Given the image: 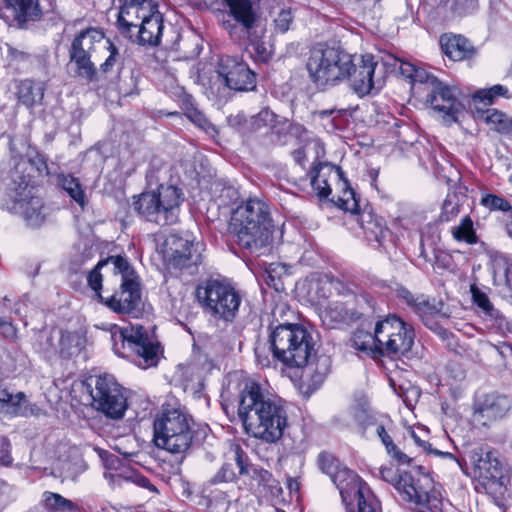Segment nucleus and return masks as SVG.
<instances>
[{
    "instance_id": "nucleus-58",
    "label": "nucleus",
    "mask_w": 512,
    "mask_h": 512,
    "mask_svg": "<svg viewBox=\"0 0 512 512\" xmlns=\"http://www.w3.org/2000/svg\"><path fill=\"white\" fill-rule=\"evenodd\" d=\"M470 291L472 294L473 303L476 304L479 308L485 312H490L493 309V306L486 293L480 290L475 284L471 285Z\"/></svg>"
},
{
    "instance_id": "nucleus-9",
    "label": "nucleus",
    "mask_w": 512,
    "mask_h": 512,
    "mask_svg": "<svg viewBox=\"0 0 512 512\" xmlns=\"http://www.w3.org/2000/svg\"><path fill=\"white\" fill-rule=\"evenodd\" d=\"M153 329H147L143 325L128 322L127 326L120 327L114 324L111 329V341L114 352L124 356L127 347L138 358L137 364L146 369L155 366L158 362L160 344L154 336Z\"/></svg>"
},
{
    "instance_id": "nucleus-59",
    "label": "nucleus",
    "mask_w": 512,
    "mask_h": 512,
    "mask_svg": "<svg viewBox=\"0 0 512 512\" xmlns=\"http://www.w3.org/2000/svg\"><path fill=\"white\" fill-rule=\"evenodd\" d=\"M471 101L474 105L482 103L484 106H490L494 103L493 96L489 91V88L478 89L471 95ZM477 106L474 107L476 111Z\"/></svg>"
},
{
    "instance_id": "nucleus-41",
    "label": "nucleus",
    "mask_w": 512,
    "mask_h": 512,
    "mask_svg": "<svg viewBox=\"0 0 512 512\" xmlns=\"http://www.w3.org/2000/svg\"><path fill=\"white\" fill-rule=\"evenodd\" d=\"M450 234L452 239L457 243L472 246L478 244L480 241L474 220L469 214L462 217L457 225L450 228Z\"/></svg>"
},
{
    "instance_id": "nucleus-27",
    "label": "nucleus",
    "mask_w": 512,
    "mask_h": 512,
    "mask_svg": "<svg viewBox=\"0 0 512 512\" xmlns=\"http://www.w3.org/2000/svg\"><path fill=\"white\" fill-rule=\"evenodd\" d=\"M387 340L383 341V349L392 355L405 354L410 351L414 342V331L409 322H391L384 324Z\"/></svg>"
},
{
    "instance_id": "nucleus-30",
    "label": "nucleus",
    "mask_w": 512,
    "mask_h": 512,
    "mask_svg": "<svg viewBox=\"0 0 512 512\" xmlns=\"http://www.w3.org/2000/svg\"><path fill=\"white\" fill-rule=\"evenodd\" d=\"M335 172L338 177V194L331 201L339 209L349 212L355 219L363 210L361 197L351 187L349 180L345 177L340 167L337 166Z\"/></svg>"
},
{
    "instance_id": "nucleus-12",
    "label": "nucleus",
    "mask_w": 512,
    "mask_h": 512,
    "mask_svg": "<svg viewBox=\"0 0 512 512\" xmlns=\"http://www.w3.org/2000/svg\"><path fill=\"white\" fill-rule=\"evenodd\" d=\"M104 39L105 33L101 28L90 26L79 31L71 42L68 51L70 62L75 65L77 76L89 83L98 81L97 68L91 57Z\"/></svg>"
},
{
    "instance_id": "nucleus-63",
    "label": "nucleus",
    "mask_w": 512,
    "mask_h": 512,
    "mask_svg": "<svg viewBox=\"0 0 512 512\" xmlns=\"http://www.w3.org/2000/svg\"><path fill=\"white\" fill-rule=\"evenodd\" d=\"M400 472H397L395 471L393 468L391 467H381L379 469V474H380V477L388 482V483H391L394 487H395V484L396 482L398 481V475H399Z\"/></svg>"
},
{
    "instance_id": "nucleus-40",
    "label": "nucleus",
    "mask_w": 512,
    "mask_h": 512,
    "mask_svg": "<svg viewBox=\"0 0 512 512\" xmlns=\"http://www.w3.org/2000/svg\"><path fill=\"white\" fill-rule=\"evenodd\" d=\"M16 97L18 102L31 109L44 97V88L32 79H23L16 85Z\"/></svg>"
},
{
    "instance_id": "nucleus-32",
    "label": "nucleus",
    "mask_w": 512,
    "mask_h": 512,
    "mask_svg": "<svg viewBox=\"0 0 512 512\" xmlns=\"http://www.w3.org/2000/svg\"><path fill=\"white\" fill-rule=\"evenodd\" d=\"M335 170L336 167L316 159L307 172L312 190L320 199H328L331 195L332 189L329 180L332 174H336Z\"/></svg>"
},
{
    "instance_id": "nucleus-42",
    "label": "nucleus",
    "mask_w": 512,
    "mask_h": 512,
    "mask_svg": "<svg viewBox=\"0 0 512 512\" xmlns=\"http://www.w3.org/2000/svg\"><path fill=\"white\" fill-rule=\"evenodd\" d=\"M476 113H486L484 121L487 125H491L492 129L502 135H512V118L506 113L492 108L481 110L476 108Z\"/></svg>"
},
{
    "instance_id": "nucleus-51",
    "label": "nucleus",
    "mask_w": 512,
    "mask_h": 512,
    "mask_svg": "<svg viewBox=\"0 0 512 512\" xmlns=\"http://www.w3.org/2000/svg\"><path fill=\"white\" fill-rule=\"evenodd\" d=\"M59 332L54 325H43V327L37 332V342L44 351H49L55 347V339H57L56 333Z\"/></svg>"
},
{
    "instance_id": "nucleus-13",
    "label": "nucleus",
    "mask_w": 512,
    "mask_h": 512,
    "mask_svg": "<svg viewBox=\"0 0 512 512\" xmlns=\"http://www.w3.org/2000/svg\"><path fill=\"white\" fill-rule=\"evenodd\" d=\"M204 249L205 246L202 242L185 238L179 234H170L164 242V264L169 270L196 272L203 263Z\"/></svg>"
},
{
    "instance_id": "nucleus-10",
    "label": "nucleus",
    "mask_w": 512,
    "mask_h": 512,
    "mask_svg": "<svg viewBox=\"0 0 512 512\" xmlns=\"http://www.w3.org/2000/svg\"><path fill=\"white\" fill-rule=\"evenodd\" d=\"M115 274L121 275L119 288H105L101 303L117 314L139 311L142 301L140 277L126 257L115 258Z\"/></svg>"
},
{
    "instance_id": "nucleus-18",
    "label": "nucleus",
    "mask_w": 512,
    "mask_h": 512,
    "mask_svg": "<svg viewBox=\"0 0 512 512\" xmlns=\"http://www.w3.org/2000/svg\"><path fill=\"white\" fill-rule=\"evenodd\" d=\"M218 72L232 90L253 91L256 88L257 74L237 56L223 55L219 59Z\"/></svg>"
},
{
    "instance_id": "nucleus-24",
    "label": "nucleus",
    "mask_w": 512,
    "mask_h": 512,
    "mask_svg": "<svg viewBox=\"0 0 512 512\" xmlns=\"http://www.w3.org/2000/svg\"><path fill=\"white\" fill-rule=\"evenodd\" d=\"M391 322H362L352 335V346L372 358L383 355V339L381 335L386 328L384 324Z\"/></svg>"
},
{
    "instance_id": "nucleus-1",
    "label": "nucleus",
    "mask_w": 512,
    "mask_h": 512,
    "mask_svg": "<svg viewBox=\"0 0 512 512\" xmlns=\"http://www.w3.org/2000/svg\"><path fill=\"white\" fill-rule=\"evenodd\" d=\"M238 415L245 431L266 443L278 442L288 426L282 401L253 380L247 381L241 392Z\"/></svg>"
},
{
    "instance_id": "nucleus-2",
    "label": "nucleus",
    "mask_w": 512,
    "mask_h": 512,
    "mask_svg": "<svg viewBox=\"0 0 512 512\" xmlns=\"http://www.w3.org/2000/svg\"><path fill=\"white\" fill-rule=\"evenodd\" d=\"M230 232L236 243L251 253L270 246L275 231L269 205L257 198H248L233 211Z\"/></svg>"
},
{
    "instance_id": "nucleus-8",
    "label": "nucleus",
    "mask_w": 512,
    "mask_h": 512,
    "mask_svg": "<svg viewBox=\"0 0 512 512\" xmlns=\"http://www.w3.org/2000/svg\"><path fill=\"white\" fill-rule=\"evenodd\" d=\"M395 489L400 499L417 512H444L441 492L428 473L401 471Z\"/></svg>"
},
{
    "instance_id": "nucleus-55",
    "label": "nucleus",
    "mask_w": 512,
    "mask_h": 512,
    "mask_svg": "<svg viewBox=\"0 0 512 512\" xmlns=\"http://www.w3.org/2000/svg\"><path fill=\"white\" fill-rule=\"evenodd\" d=\"M410 435H411L412 439L414 440V442L418 446L422 447L424 449V451H426L427 453H429L431 455H434V456H439V457H442V458L451 459V460L455 461L461 467L460 460L457 459L452 453H450V452H442V451H440L438 449L433 448L430 443L421 440L416 435L415 431H413V430L410 431Z\"/></svg>"
},
{
    "instance_id": "nucleus-46",
    "label": "nucleus",
    "mask_w": 512,
    "mask_h": 512,
    "mask_svg": "<svg viewBox=\"0 0 512 512\" xmlns=\"http://www.w3.org/2000/svg\"><path fill=\"white\" fill-rule=\"evenodd\" d=\"M461 209L462 204L459 195L456 192H449L442 203L438 222L449 223L454 221L459 216Z\"/></svg>"
},
{
    "instance_id": "nucleus-45",
    "label": "nucleus",
    "mask_w": 512,
    "mask_h": 512,
    "mask_svg": "<svg viewBox=\"0 0 512 512\" xmlns=\"http://www.w3.org/2000/svg\"><path fill=\"white\" fill-rule=\"evenodd\" d=\"M117 257H123L122 255H112L108 256L105 259H101L98 261V263L94 266L92 270L89 271L87 275V282L89 287L95 292L96 296L101 301L104 293H103V287H102V281L103 277L101 274V269L106 266L108 263H112L115 267V258Z\"/></svg>"
},
{
    "instance_id": "nucleus-22",
    "label": "nucleus",
    "mask_w": 512,
    "mask_h": 512,
    "mask_svg": "<svg viewBox=\"0 0 512 512\" xmlns=\"http://www.w3.org/2000/svg\"><path fill=\"white\" fill-rule=\"evenodd\" d=\"M251 122L253 123L252 133H256L267 126H270L271 133L276 135L277 143L280 145H284L287 142L286 139H282V134L284 135V138L287 135H295L298 138H305L308 134L307 129L301 124L291 123L287 120L277 122V115L268 108H264L257 114L251 116Z\"/></svg>"
},
{
    "instance_id": "nucleus-54",
    "label": "nucleus",
    "mask_w": 512,
    "mask_h": 512,
    "mask_svg": "<svg viewBox=\"0 0 512 512\" xmlns=\"http://www.w3.org/2000/svg\"><path fill=\"white\" fill-rule=\"evenodd\" d=\"M106 45L109 55L100 65V71L104 74L111 72L120 61V53L118 48L110 40L106 41Z\"/></svg>"
},
{
    "instance_id": "nucleus-14",
    "label": "nucleus",
    "mask_w": 512,
    "mask_h": 512,
    "mask_svg": "<svg viewBox=\"0 0 512 512\" xmlns=\"http://www.w3.org/2000/svg\"><path fill=\"white\" fill-rule=\"evenodd\" d=\"M92 406L112 419H121L128 407L123 387L112 375H100L91 379Z\"/></svg>"
},
{
    "instance_id": "nucleus-44",
    "label": "nucleus",
    "mask_w": 512,
    "mask_h": 512,
    "mask_svg": "<svg viewBox=\"0 0 512 512\" xmlns=\"http://www.w3.org/2000/svg\"><path fill=\"white\" fill-rule=\"evenodd\" d=\"M179 102L181 110L194 124L203 129L210 125V122L204 113L195 106L194 98L192 95L185 92L182 93L180 95Z\"/></svg>"
},
{
    "instance_id": "nucleus-35",
    "label": "nucleus",
    "mask_w": 512,
    "mask_h": 512,
    "mask_svg": "<svg viewBox=\"0 0 512 512\" xmlns=\"http://www.w3.org/2000/svg\"><path fill=\"white\" fill-rule=\"evenodd\" d=\"M510 409V401L507 397L496 394L485 395L475 406V412L481 418L494 421L502 418Z\"/></svg>"
},
{
    "instance_id": "nucleus-43",
    "label": "nucleus",
    "mask_w": 512,
    "mask_h": 512,
    "mask_svg": "<svg viewBox=\"0 0 512 512\" xmlns=\"http://www.w3.org/2000/svg\"><path fill=\"white\" fill-rule=\"evenodd\" d=\"M57 184L63 189L77 204L84 207L86 204V196L84 189L78 178L71 174L60 173L57 175Z\"/></svg>"
},
{
    "instance_id": "nucleus-4",
    "label": "nucleus",
    "mask_w": 512,
    "mask_h": 512,
    "mask_svg": "<svg viewBox=\"0 0 512 512\" xmlns=\"http://www.w3.org/2000/svg\"><path fill=\"white\" fill-rule=\"evenodd\" d=\"M183 201V193L177 186L160 185L156 190L133 195L131 207L145 221L165 226L178 221Z\"/></svg>"
},
{
    "instance_id": "nucleus-52",
    "label": "nucleus",
    "mask_w": 512,
    "mask_h": 512,
    "mask_svg": "<svg viewBox=\"0 0 512 512\" xmlns=\"http://www.w3.org/2000/svg\"><path fill=\"white\" fill-rule=\"evenodd\" d=\"M426 326L445 341L450 349L457 351L458 341L455 335L448 329L444 328L440 322H426Z\"/></svg>"
},
{
    "instance_id": "nucleus-5",
    "label": "nucleus",
    "mask_w": 512,
    "mask_h": 512,
    "mask_svg": "<svg viewBox=\"0 0 512 512\" xmlns=\"http://www.w3.org/2000/svg\"><path fill=\"white\" fill-rule=\"evenodd\" d=\"M414 88L425 93V104L436 112L443 121L451 125L459 121L465 106L459 98L460 89L441 81L425 71H415Z\"/></svg>"
},
{
    "instance_id": "nucleus-53",
    "label": "nucleus",
    "mask_w": 512,
    "mask_h": 512,
    "mask_svg": "<svg viewBox=\"0 0 512 512\" xmlns=\"http://www.w3.org/2000/svg\"><path fill=\"white\" fill-rule=\"evenodd\" d=\"M252 479L264 489H268L273 492L274 489H278V482L273 478V475L262 468L253 469Z\"/></svg>"
},
{
    "instance_id": "nucleus-64",
    "label": "nucleus",
    "mask_w": 512,
    "mask_h": 512,
    "mask_svg": "<svg viewBox=\"0 0 512 512\" xmlns=\"http://www.w3.org/2000/svg\"><path fill=\"white\" fill-rule=\"evenodd\" d=\"M0 333L6 338H16L17 329L13 322H0Z\"/></svg>"
},
{
    "instance_id": "nucleus-36",
    "label": "nucleus",
    "mask_w": 512,
    "mask_h": 512,
    "mask_svg": "<svg viewBox=\"0 0 512 512\" xmlns=\"http://www.w3.org/2000/svg\"><path fill=\"white\" fill-rule=\"evenodd\" d=\"M231 452L234 463H224L221 469L214 476V483L231 482L236 478L237 474L243 475L248 473V466L246 463L247 456L244 451L238 445H235Z\"/></svg>"
},
{
    "instance_id": "nucleus-57",
    "label": "nucleus",
    "mask_w": 512,
    "mask_h": 512,
    "mask_svg": "<svg viewBox=\"0 0 512 512\" xmlns=\"http://www.w3.org/2000/svg\"><path fill=\"white\" fill-rule=\"evenodd\" d=\"M292 22L293 15L291 9H282L274 19L275 30L280 33H285L289 30Z\"/></svg>"
},
{
    "instance_id": "nucleus-62",
    "label": "nucleus",
    "mask_w": 512,
    "mask_h": 512,
    "mask_svg": "<svg viewBox=\"0 0 512 512\" xmlns=\"http://www.w3.org/2000/svg\"><path fill=\"white\" fill-rule=\"evenodd\" d=\"M389 445L390 446L386 448L387 453L399 464H406L410 462V458L405 453H403L394 443Z\"/></svg>"
},
{
    "instance_id": "nucleus-48",
    "label": "nucleus",
    "mask_w": 512,
    "mask_h": 512,
    "mask_svg": "<svg viewBox=\"0 0 512 512\" xmlns=\"http://www.w3.org/2000/svg\"><path fill=\"white\" fill-rule=\"evenodd\" d=\"M4 407L7 413L20 416L34 415L39 410L36 405L28 403L23 392L14 394L11 402H7Z\"/></svg>"
},
{
    "instance_id": "nucleus-3",
    "label": "nucleus",
    "mask_w": 512,
    "mask_h": 512,
    "mask_svg": "<svg viewBox=\"0 0 512 512\" xmlns=\"http://www.w3.org/2000/svg\"><path fill=\"white\" fill-rule=\"evenodd\" d=\"M192 422L190 415L179 405H163L153 422L155 445L183 458L194 438Z\"/></svg>"
},
{
    "instance_id": "nucleus-39",
    "label": "nucleus",
    "mask_w": 512,
    "mask_h": 512,
    "mask_svg": "<svg viewBox=\"0 0 512 512\" xmlns=\"http://www.w3.org/2000/svg\"><path fill=\"white\" fill-rule=\"evenodd\" d=\"M229 7L230 13L236 22L240 23L248 32L251 30L256 21L257 15L253 10L250 0H224Z\"/></svg>"
},
{
    "instance_id": "nucleus-29",
    "label": "nucleus",
    "mask_w": 512,
    "mask_h": 512,
    "mask_svg": "<svg viewBox=\"0 0 512 512\" xmlns=\"http://www.w3.org/2000/svg\"><path fill=\"white\" fill-rule=\"evenodd\" d=\"M0 10L8 12L2 18H11L19 27H24L28 22H34L41 18L42 9L39 0H1Z\"/></svg>"
},
{
    "instance_id": "nucleus-11",
    "label": "nucleus",
    "mask_w": 512,
    "mask_h": 512,
    "mask_svg": "<svg viewBox=\"0 0 512 512\" xmlns=\"http://www.w3.org/2000/svg\"><path fill=\"white\" fill-rule=\"evenodd\" d=\"M195 294L205 309L222 320H233L241 304V296L234 287L217 279L198 284Z\"/></svg>"
},
{
    "instance_id": "nucleus-17",
    "label": "nucleus",
    "mask_w": 512,
    "mask_h": 512,
    "mask_svg": "<svg viewBox=\"0 0 512 512\" xmlns=\"http://www.w3.org/2000/svg\"><path fill=\"white\" fill-rule=\"evenodd\" d=\"M470 460L474 465V475L486 489L496 491L503 486V466L495 452L482 447L470 452Z\"/></svg>"
},
{
    "instance_id": "nucleus-37",
    "label": "nucleus",
    "mask_w": 512,
    "mask_h": 512,
    "mask_svg": "<svg viewBox=\"0 0 512 512\" xmlns=\"http://www.w3.org/2000/svg\"><path fill=\"white\" fill-rule=\"evenodd\" d=\"M58 351L63 357L78 355L86 345V332L82 329L62 331L56 333Z\"/></svg>"
},
{
    "instance_id": "nucleus-28",
    "label": "nucleus",
    "mask_w": 512,
    "mask_h": 512,
    "mask_svg": "<svg viewBox=\"0 0 512 512\" xmlns=\"http://www.w3.org/2000/svg\"><path fill=\"white\" fill-rule=\"evenodd\" d=\"M363 230L365 238L370 243H376L378 247H384L385 241L391 235L382 217H378L369 204L363 205L362 213L354 219Z\"/></svg>"
},
{
    "instance_id": "nucleus-7",
    "label": "nucleus",
    "mask_w": 512,
    "mask_h": 512,
    "mask_svg": "<svg viewBox=\"0 0 512 512\" xmlns=\"http://www.w3.org/2000/svg\"><path fill=\"white\" fill-rule=\"evenodd\" d=\"M347 55L342 48L327 42L315 43L309 51L306 69L312 83L321 90L345 81Z\"/></svg>"
},
{
    "instance_id": "nucleus-23",
    "label": "nucleus",
    "mask_w": 512,
    "mask_h": 512,
    "mask_svg": "<svg viewBox=\"0 0 512 512\" xmlns=\"http://www.w3.org/2000/svg\"><path fill=\"white\" fill-rule=\"evenodd\" d=\"M346 512H381L380 504L360 477L340 493Z\"/></svg>"
},
{
    "instance_id": "nucleus-56",
    "label": "nucleus",
    "mask_w": 512,
    "mask_h": 512,
    "mask_svg": "<svg viewBox=\"0 0 512 512\" xmlns=\"http://www.w3.org/2000/svg\"><path fill=\"white\" fill-rule=\"evenodd\" d=\"M28 162L39 173H44L46 176L51 175L48 165V157L41 151L34 150L33 154L29 156Z\"/></svg>"
},
{
    "instance_id": "nucleus-31",
    "label": "nucleus",
    "mask_w": 512,
    "mask_h": 512,
    "mask_svg": "<svg viewBox=\"0 0 512 512\" xmlns=\"http://www.w3.org/2000/svg\"><path fill=\"white\" fill-rule=\"evenodd\" d=\"M317 463L320 470L330 477L340 493L359 477L354 471L342 466L333 455L327 452L318 455Z\"/></svg>"
},
{
    "instance_id": "nucleus-16",
    "label": "nucleus",
    "mask_w": 512,
    "mask_h": 512,
    "mask_svg": "<svg viewBox=\"0 0 512 512\" xmlns=\"http://www.w3.org/2000/svg\"><path fill=\"white\" fill-rule=\"evenodd\" d=\"M288 276V268L282 263H270L266 269L265 282L277 292L270 301H265L264 313L267 315V320H306L299 312L292 310L280 295L285 291L284 277Z\"/></svg>"
},
{
    "instance_id": "nucleus-49",
    "label": "nucleus",
    "mask_w": 512,
    "mask_h": 512,
    "mask_svg": "<svg viewBox=\"0 0 512 512\" xmlns=\"http://www.w3.org/2000/svg\"><path fill=\"white\" fill-rule=\"evenodd\" d=\"M247 50L255 62L268 63L272 58V53L267 49L262 37H249Z\"/></svg>"
},
{
    "instance_id": "nucleus-20",
    "label": "nucleus",
    "mask_w": 512,
    "mask_h": 512,
    "mask_svg": "<svg viewBox=\"0 0 512 512\" xmlns=\"http://www.w3.org/2000/svg\"><path fill=\"white\" fill-rule=\"evenodd\" d=\"M396 297L404 302L420 318H447L446 305L440 297L413 294L405 286L399 285Z\"/></svg>"
},
{
    "instance_id": "nucleus-34",
    "label": "nucleus",
    "mask_w": 512,
    "mask_h": 512,
    "mask_svg": "<svg viewBox=\"0 0 512 512\" xmlns=\"http://www.w3.org/2000/svg\"><path fill=\"white\" fill-rule=\"evenodd\" d=\"M302 288L307 290L308 300L315 305H322L332 296L330 273H318L307 277Z\"/></svg>"
},
{
    "instance_id": "nucleus-60",
    "label": "nucleus",
    "mask_w": 512,
    "mask_h": 512,
    "mask_svg": "<svg viewBox=\"0 0 512 512\" xmlns=\"http://www.w3.org/2000/svg\"><path fill=\"white\" fill-rule=\"evenodd\" d=\"M13 458L10 454V441L8 438L0 437V463L4 466H10Z\"/></svg>"
},
{
    "instance_id": "nucleus-61",
    "label": "nucleus",
    "mask_w": 512,
    "mask_h": 512,
    "mask_svg": "<svg viewBox=\"0 0 512 512\" xmlns=\"http://www.w3.org/2000/svg\"><path fill=\"white\" fill-rule=\"evenodd\" d=\"M372 427L375 428L374 432L379 436V438L381 439L385 448L389 447L390 446L389 444H393L391 437L388 435V433L386 432V430L382 424H376L371 420L365 425V427H364L365 432L369 428H372Z\"/></svg>"
},
{
    "instance_id": "nucleus-21",
    "label": "nucleus",
    "mask_w": 512,
    "mask_h": 512,
    "mask_svg": "<svg viewBox=\"0 0 512 512\" xmlns=\"http://www.w3.org/2000/svg\"><path fill=\"white\" fill-rule=\"evenodd\" d=\"M344 70L348 72L345 81H349L355 92L360 95L369 94L374 88V73L378 63L370 54L362 55L359 63H354L352 55H347Z\"/></svg>"
},
{
    "instance_id": "nucleus-33",
    "label": "nucleus",
    "mask_w": 512,
    "mask_h": 512,
    "mask_svg": "<svg viewBox=\"0 0 512 512\" xmlns=\"http://www.w3.org/2000/svg\"><path fill=\"white\" fill-rule=\"evenodd\" d=\"M426 241V237L421 235L419 243V258H422L426 263H430L433 270L438 274H443L446 271H452L455 266L453 255L449 251L440 248L435 241H432L429 244L433 253V259H431L426 249Z\"/></svg>"
},
{
    "instance_id": "nucleus-47",
    "label": "nucleus",
    "mask_w": 512,
    "mask_h": 512,
    "mask_svg": "<svg viewBox=\"0 0 512 512\" xmlns=\"http://www.w3.org/2000/svg\"><path fill=\"white\" fill-rule=\"evenodd\" d=\"M43 503L46 509L54 512H73L78 510L76 503L54 492H44Z\"/></svg>"
},
{
    "instance_id": "nucleus-25",
    "label": "nucleus",
    "mask_w": 512,
    "mask_h": 512,
    "mask_svg": "<svg viewBox=\"0 0 512 512\" xmlns=\"http://www.w3.org/2000/svg\"><path fill=\"white\" fill-rule=\"evenodd\" d=\"M163 30V14L159 10L158 2L155 1L130 42L140 46L157 47L161 44Z\"/></svg>"
},
{
    "instance_id": "nucleus-26",
    "label": "nucleus",
    "mask_w": 512,
    "mask_h": 512,
    "mask_svg": "<svg viewBox=\"0 0 512 512\" xmlns=\"http://www.w3.org/2000/svg\"><path fill=\"white\" fill-rule=\"evenodd\" d=\"M439 45L443 55L452 62L472 61L478 53L467 37L453 32L441 34Z\"/></svg>"
},
{
    "instance_id": "nucleus-15",
    "label": "nucleus",
    "mask_w": 512,
    "mask_h": 512,
    "mask_svg": "<svg viewBox=\"0 0 512 512\" xmlns=\"http://www.w3.org/2000/svg\"><path fill=\"white\" fill-rule=\"evenodd\" d=\"M332 291L337 295L348 297L345 302H329L325 309L319 313L321 320H363V307L360 300L372 307L373 298L361 295L360 298L351 288V284L330 273Z\"/></svg>"
},
{
    "instance_id": "nucleus-38",
    "label": "nucleus",
    "mask_w": 512,
    "mask_h": 512,
    "mask_svg": "<svg viewBox=\"0 0 512 512\" xmlns=\"http://www.w3.org/2000/svg\"><path fill=\"white\" fill-rule=\"evenodd\" d=\"M480 205L489 212H502L509 214L504 223V230L507 236L512 239V204L504 196L494 193H483L480 198Z\"/></svg>"
},
{
    "instance_id": "nucleus-50",
    "label": "nucleus",
    "mask_w": 512,
    "mask_h": 512,
    "mask_svg": "<svg viewBox=\"0 0 512 512\" xmlns=\"http://www.w3.org/2000/svg\"><path fill=\"white\" fill-rule=\"evenodd\" d=\"M228 125L236 132L242 135L252 134L251 116L248 117L243 112H239L236 115H230L227 118Z\"/></svg>"
},
{
    "instance_id": "nucleus-19",
    "label": "nucleus",
    "mask_w": 512,
    "mask_h": 512,
    "mask_svg": "<svg viewBox=\"0 0 512 512\" xmlns=\"http://www.w3.org/2000/svg\"><path fill=\"white\" fill-rule=\"evenodd\" d=\"M154 2V0H121L115 21L118 33L131 41Z\"/></svg>"
},
{
    "instance_id": "nucleus-6",
    "label": "nucleus",
    "mask_w": 512,
    "mask_h": 512,
    "mask_svg": "<svg viewBox=\"0 0 512 512\" xmlns=\"http://www.w3.org/2000/svg\"><path fill=\"white\" fill-rule=\"evenodd\" d=\"M275 357L290 367H303L313 351L311 333L301 323L285 322L270 335Z\"/></svg>"
}]
</instances>
